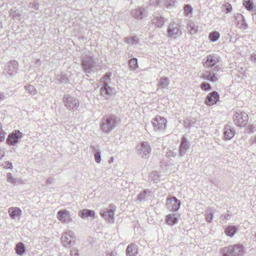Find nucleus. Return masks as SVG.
<instances>
[{
    "label": "nucleus",
    "mask_w": 256,
    "mask_h": 256,
    "mask_svg": "<svg viewBox=\"0 0 256 256\" xmlns=\"http://www.w3.org/2000/svg\"><path fill=\"white\" fill-rule=\"evenodd\" d=\"M29 7L38 10V5L37 2H34L33 3L30 4Z\"/></svg>",
    "instance_id": "nucleus-50"
},
{
    "label": "nucleus",
    "mask_w": 256,
    "mask_h": 256,
    "mask_svg": "<svg viewBox=\"0 0 256 256\" xmlns=\"http://www.w3.org/2000/svg\"><path fill=\"white\" fill-rule=\"evenodd\" d=\"M126 256H136L138 253V247L134 243L128 245L126 249Z\"/></svg>",
    "instance_id": "nucleus-20"
},
{
    "label": "nucleus",
    "mask_w": 256,
    "mask_h": 256,
    "mask_svg": "<svg viewBox=\"0 0 256 256\" xmlns=\"http://www.w3.org/2000/svg\"><path fill=\"white\" fill-rule=\"evenodd\" d=\"M5 98H6V96L4 94L3 92L0 93V101L4 100Z\"/></svg>",
    "instance_id": "nucleus-56"
},
{
    "label": "nucleus",
    "mask_w": 256,
    "mask_h": 256,
    "mask_svg": "<svg viewBox=\"0 0 256 256\" xmlns=\"http://www.w3.org/2000/svg\"><path fill=\"white\" fill-rule=\"evenodd\" d=\"M243 5L248 11L254 9V4L252 0H243Z\"/></svg>",
    "instance_id": "nucleus-36"
},
{
    "label": "nucleus",
    "mask_w": 256,
    "mask_h": 256,
    "mask_svg": "<svg viewBox=\"0 0 256 256\" xmlns=\"http://www.w3.org/2000/svg\"><path fill=\"white\" fill-rule=\"evenodd\" d=\"M200 88L202 90H211V86L208 83L202 82L200 85Z\"/></svg>",
    "instance_id": "nucleus-42"
},
{
    "label": "nucleus",
    "mask_w": 256,
    "mask_h": 256,
    "mask_svg": "<svg viewBox=\"0 0 256 256\" xmlns=\"http://www.w3.org/2000/svg\"><path fill=\"white\" fill-rule=\"evenodd\" d=\"M118 121V118L115 114L106 115L101 120L100 128L104 133H110L116 127Z\"/></svg>",
    "instance_id": "nucleus-2"
},
{
    "label": "nucleus",
    "mask_w": 256,
    "mask_h": 256,
    "mask_svg": "<svg viewBox=\"0 0 256 256\" xmlns=\"http://www.w3.org/2000/svg\"><path fill=\"white\" fill-rule=\"evenodd\" d=\"M177 155L176 152H173L171 150H169L167 152L166 156L168 158H175Z\"/></svg>",
    "instance_id": "nucleus-45"
},
{
    "label": "nucleus",
    "mask_w": 256,
    "mask_h": 256,
    "mask_svg": "<svg viewBox=\"0 0 256 256\" xmlns=\"http://www.w3.org/2000/svg\"><path fill=\"white\" fill-rule=\"evenodd\" d=\"M254 128V127L253 126H252V125H251V126H250V130H252V128Z\"/></svg>",
    "instance_id": "nucleus-63"
},
{
    "label": "nucleus",
    "mask_w": 256,
    "mask_h": 256,
    "mask_svg": "<svg viewBox=\"0 0 256 256\" xmlns=\"http://www.w3.org/2000/svg\"><path fill=\"white\" fill-rule=\"evenodd\" d=\"M217 71H214L213 70L212 72H208V77L207 80H209L211 82H216L218 80V78L216 76V72Z\"/></svg>",
    "instance_id": "nucleus-35"
},
{
    "label": "nucleus",
    "mask_w": 256,
    "mask_h": 256,
    "mask_svg": "<svg viewBox=\"0 0 256 256\" xmlns=\"http://www.w3.org/2000/svg\"><path fill=\"white\" fill-rule=\"evenodd\" d=\"M150 192L151 191L148 189L144 190L138 194L136 198V202H140L141 201L146 200Z\"/></svg>",
    "instance_id": "nucleus-29"
},
{
    "label": "nucleus",
    "mask_w": 256,
    "mask_h": 256,
    "mask_svg": "<svg viewBox=\"0 0 256 256\" xmlns=\"http://www.w3.org/2000/svg\"><path fill=\"white\" fill-rule=\"evenodd\" d=\"M101 64L102 62L97 58L88 56L82 58L81 66L84 72L90 74L101 67Z\"/></svg>",
    "instance_id": "nucleus-1"
},
{
    "label": "nucleus",
    "mask_w": 256,
    "mask_h": 256,
    "mask_svg": "<svg viewBox=\"0 0 256 256\" xmlns=\"http://www.w3.org/2000/svg\"><path fill=\"white\" fill-rule=\"evenodd\" d=\"M152 122L156 130H164L166 127V120L160 116H157L154 118Z\"/></svg>",
    "instance_id": "nucleus-12"
},
{
    "label": "nucleus",
    "mask_w": 256,
    "mask_h": 256,
    "mask_svg": "<svg viewBox=\"0 0 256 256\" xmlns=\"http://www.w3.org/2000/svg\"><path fill=\"white\" fill-rule=\"evenodd\" d=\"M10 14L15 18H18L20 16V14L18 10H10Z\"/></svg>",
    "instance_id": "nucleus-44"
},
{
    "label": "nucleus",
    "mask_w": 256,
    "mask_h": 256,
    "mask_svg": "<svg viewBox=\"0 0 256 256\" xmlns=\"http://www.w3.org/2000/svg\"><path fill=\"white\" fill-rule=\"evenodd\" d=\"M7 180L8 182L12 183L14 185H16V178H14L13 176L7 179Z\"/></svg>",
    "instance_id": "nucleus-51"
},
{
    "label": "nucleus",
    "mask_w": 256,
    "mask_h": 256,
    "mask_svg": "<svg viewBox=\"0 0 256 256\" xmlns=\"http://www.w3.org/2000/svg\"><path fill=\"white\" fill-rule=\"evenodd\" d=\"M132 14L136 19L142 20L148 16V10L142 7H138L132 12Z\"/></svg>",
    "instance_id": "nucleus-16"
},
{
    "label": "nucleus",
    "mask_w": 256,
    "mask_h": 256,
    "mask_svg": "<svg viewBox=\"0 0 256 256\" xmlns=\"http://www.w3.org/2000/svg\"><path fill=\"white\" fill-rule=\"evenodd\" d=\"M137 152L141 157L146 158L150 153L151 148L148 142H143L137 146Z\"/></svg>",
    "instance_id": "nucleus-10"
},
{
    "label": "nucleus",
    "mask_w": 256,
    "mask_h": 256,
    "mask_svg": "<svg viewBox=\"0 0 256 256\" xmlns=\"http://www.w3.org/2000/svg\"><path fill=\"white\" fill-rule=\"evenodd\" d=\"M233 248L232 251L234 256H243L246 253L244 246L243 244H240L232 245Z\"/></svg>",
    "instance_id": "nucleus-19"
},
{
    "label": "nucleus",
    "mask_w": 256,
    "mask_h": 256,
    "mask_svg": "<svg viewBox=\"0 0 256 256\" xmlns=\"http://www.w3.org/2000/svg\"><path fill=\"white\" fill-rule=\"evenodd\" d=\"M187 28L188 32L192 34H195L197 33L198 29V26L197 24L190 20L187 24Z\"/></svg>",
    "instance_id": "nucleus-24"
},
{
    "label": "nucleus",
    "mask_w": 256,
    "mask_h": 256,
    "mask_svg": "<svg viewBox=\"0 0 256 256\" xmlns=\"http://www.w3.org/2000/svg\"><path fill=\"white\" fill-rule=\"evenodd\" d=\"M235 24L236 26L242 30H246L248 28V24L246 22L244 16L240 14H236L234 16Z\"/></svg>",
    "instance_id": "nucleus-17"
},
{
    "label": "nucleus",
    "mask_w": 256,
    "mask_h": 256,
    "mask_svg": "<svg viewBox=\"0 0 256 256\" xmlns=\"http://www.w3.org/2000/svg\"><path fill=\"white\" fill-rule=\"evenodd\" d=\"M6 134V132L4 130L0 132V141L1 142H2L4 140Z\"/></svg>",
    "instance_id": "nucleus-49"
},
{
    "label": "nucleus",
    "mask_w": 256,
    "mask_h": 256,
    "mask_svg": "<svg viewBox=\"0 0 256 256\" xmlns=\"http://www.w3.org/2000/svg\"><path fill=\"white\" fill-rule=\"evenodd\" d=\"M158 4L159 2L158 0H150L149 1V4L150 6H156Z\"/></svg>",
    "instance_id": "nucleus-52"
},
{
    "label": "nucleus",
    "mask_w": 256,
    "mask_h": 256,
    "mask_svg": "<svg viewBox=\"0 0 256 256\" xmlns=\"http://www.w3.org/2000/svg\"><path fill=\"white\" fill-rule=\"evenodd\" d=\"M75 238L74 232L72 230L64 232L62 236V244L66 248H70L72 244L75 243L73 240Z\"/></svg>",
    "instance_id": "nucleus-9"
},
{
    "label": "nucleus",
    "mask_w": 256,
    "mask_h": 256,
    "mask_svg": "<svg viewBox=\"0 0 256 256\" xmlns=\"http://www.w3.org/2000/svg\"><path fill=\"white\" fill-rule=\"evenodd\" d=\"M3 130H2V124L0 122V131H2Z\"/></svg>",
    "instance_id": "nucleus-62"
},
{
    "label": "nucleus",
    "mask_w": 256,
    "mask_h": 256,
    "mask_svg": "<svg viewBox=\"0 0 256 256\" xmlns=\"http://www.w3.org/2000/svg\"><path fill=\"white\" fill-rule=\"evenodd\" d=\"M237 228L234 226H229L224 230L226 234L228 236L232 237L237 232Z\"/></svg>",
    "instance_id": "nucleus-31"
},
{
    "label": "nucleus",
    "mask_w": 256,
    "mask_h": 256,
    "mask_svg": "<svg viewBox=\"0 0 256 256\" xmlns=\"http://www.w3.org/2000/svg\"><path fill=\"white\" fill-rule=\"evenodd\" d=\"M204 66L206 68H210L214 71H218L220 69L219 63L220 62V58L216 54H210L204 60Z\"/></svg>",
    "instance_id": "nucleus-3"
},
{
    "label": "nucleus",
    "mask_w": 256,
    "mask_h": 256,
    "mask_svg": "<svg viewBox=\"0 0 256 256\" xmlns=\"http://www.w3.org/2000/svg\"><path fill=\"white\" fill-rule=\"evenodd\" d=\"M181 202L176 197L168 198L166 202V208L170 211H178L180 206Z\"/></svg>",
    "instance_id": "nucleus-11"
},
{
    "label": "nucleus",
    "mask_w": 256,
    "mask_h": 256,
    "mask_svg": "<svg viewBox=\"0 0 256 256\" xmlns=\"http://www.w3.org/2000/svg\"><path fill=\"white\" fill-rule=\"evenodd\" d=\"M6 166L8 168H12V162H6Z\"/></svg>",
    "instance_id": "nucleus-59"
},
{
    "label": "nucleus",
    "mask_w": 256,
    "mask_h": 256,
    "mask_svg": "<svg viewBox=\"0 0 256 256\" xmlns=\"http://www.w3.org/2000/svg\"><path fill=\"white\" fill-rule=\"evenodd\" d=\"M224 139L226 140H230L234 136L236 131L230 124H226L224 126Z\"/></svg>",
    "instance_id": "nucleus-18"
},
{
    "label": "nucleus",
    "mask_w": 256,
    "mask_h": 256,
    "mask_svg": "<svg viewBox=\"0 0 256 256\" xmlns=\"http://www.w3.org/2000/svg\"><path fill=\"white\" fill-rule=\"evenodd\" d=\"M116 210L114 205L110 204L108 207L101 210L100 215L106 220L111 223L114 222V215Z\"/></svg>",
    "instance_id": "nucleus-6"
},
{
    "label": "nucleus",
    "mask_w": 256,
    "mask_h": 256,
    "mask_svg": "<svg viewBox=\"0 0 256 256\" xmlns=\"http://www.w3.org/2000/svg\"><path fill=\"white\" fill-rule=\"evenodd\" d=\"M54 179L52 178H48L46 180V184H49L53 183Z\"/></svg>",
    "instance_id": "nucleus-54"
},
{
    "label": "nucleus",
    "mask_w": 256,
    "mask_h": 256,
    "mask_svg": "<svg viewBox=\"0 0 256 256\" xmlns=\"http://www.w3.org/2000/svg\"><path fill=\"white\" fill-rule=\"evenodd\" d=\"M222 8H224V12L226 14L230 12L232 10V5L228 2L223 4L222 6Z\"/></svg>",
    "instance_id": "nucleus-41"
},
{
    "label": "nucleus",
    "mask_w": 256,
    "mask_h": 256,
    "mask_svg": "<svg viewBox=\"0 0 256 256\" xmlns=\"http://www.w3.org/2000/svg\"><path fill=\"white\" fill-rule=\"evenodd\" d=\"M170 84L169 80L166 77L160 78L158 82V86L159 88H164Z\"/></svg>",
    "instance_id": "nucleus-32"
},
{
    "label": "nucleus",
    "mask_w": 256,
    "mask_h": 256,
    "mask_svg": "<svg viewBox=\"0 0 256 256\" xmlns=\"http://www.w3.org/2000/svg\"><path fill=\"white\" fill-rule=\"evenodd\" d=\"M251 59L252 60L256 62V52L251 54Z\"/></svg>",
    "instance_id": "nucleus-57"
},
{
    "label": "nucleus",
    "mask_w": 256,
    "mask_h": 256,
    "mask_svg": "<svg viewBox=\"0 0 256 256\" xmlns=\"http://www.w3.org/2000/svg\"><path fill=\"white\" fill-rule=\"evenodd\" d=\"M25 88L32 95H34L36 94V88L32 85L26 86Z\"/></svg>",
    "instance_id": "nucleus-39"
},
{
    "label": "nucleus",
    "mask_w": 256,
    "mask_h": 256,
    "mask_svg": "<svg viewBox=\"0 0 256 256\" xmlns=\"http://www.w3.org/2000/svg\"><path fill=\"white\" fill-rule=\"evenodd\" d=\"M15 250L16 253L20 256H22L26 252V248L22 242H18L16 244Z\"/></svg>",
    "instance_id": "nucleus-33"
},
{
    "label": "nucleus",
    "mask_w": 256,
    "mask_h": 256,
    "mask_svg": "<svg viewBox=\"0 0 256 256\" xmlns=\"http://www.w3.org/2000/svg\"><path fill=\"white\" fill-rule=\"evenodd\" d=\"M233 118L234 124L240 127L244 126L247 124L248 120V114L240 110L236 112Z\"/></svg>",
    "instance_id": "nucleus-5"
},
{
    "label": "nucleus",
    "mask_w": 256,
    "mask_h": 256,
    "mask_svg": "<svg viewBox=\"0 0 256 256\" xmlns=\"http://www.w3.org/2000/svg\"><path fill=\"white\" fill-rule=\"evenodd\" d=\"M152 22L157 28H162L165 22L164 17L162 16H154V18L152 20Z\"/></svg>",
    "instance_id": "nucleus-22"
},
{
    "label": "nucleus",
    "mask_w": 256,
    "mask_h": 256,
    "mask_svg": "<svg viewBox=\"0 0 256 256\" xmlns=\"http://www.w3.org/2000/svg\"><path fill=\"white\" fill-rule=\"evenodd\" d=\"M190 144L188 139L182 136L181 138L180 144L179 146V154L180 157L184 156L186 152L190 148Z\"/></svg>",
    "instance_id": "nucleus-13"
},
{
    "label": "nucleus",
    "mask_w": 256,
    "mask_h": 256,
    "mask_svg": "<svg viewBox=\"0 0 256 256\" xmlns=\"http://www.w3.org/2000/svg\"><path fill=\"white\" fill-rule=\"evenodd\" d=\"M12 176V174L11 173H8L7 174V179H8L9 178H10Z\"/></svg>",
    "instance_id": "nucleus-60"
},
{
    "label": "nucleus",
    "mask_w": 256,
    "mask_h": 256,
    "mask_svg": "<svg viewBox=\"0 0 256 256\" xmlns=\"http://www.w3.org/2000/svg\"><path fill=\"white\" fill-rule=\"evenodd\" d=\"M184 12L186 16H188L192 13V8L190 6L186 4L184 5Z\"/></svg>",
    "instance_id": "nucleus-43"
},
{
    "label": "nucleus",
    "mask_w": 256,
    "mask_h": 256,
    "mask_svg": "<svg viewBox=\"0 0 256 256\" xmlns=\"http://www.w3.org/2000/svg\"><path fill=\"white\" fill-rule=\"evenodd\" d=\"M24 184V182L20 178H16V185Z\"/></svg>",
    "instance_id": "nucleus-55"
},
{
    "label": "nucleus",
    "mask_w": 256,
    "mask_h": 256,
    "mask_svg": "<svg viewBox=\"0 0 256 256\" xmlns=\"http://www.w3.org/2000/svg\"><path fill=\"white\" fill-rule=\"evenodd\" d=\"M56 79L62 83H66L67 82V79L66 77L60 75L56 76Z\"/></svg>",
    "instance_id": "nucleus-46"
},
{
    "label": "nucleus",
    "mask_w": 256,
    "mask_h": 256,
    "mask_svg": "<svg viewBox=\"0 0 256 256\" xmlns=\"http://www.w3.org/2000/svg\"><path fill=\"white\" fill-rule=\"evenodd\" d=\"M91 148L93 150V154L96 162L98 164H100L101 161V150L98 148L97 146H92Z\"/></svg>",
    "instance_id": "nucleus-30"
},
{
    "label": "nucleus",
    "mask_w": 256,
    "mask_h": 256,
    "mask_svg": "<svg viewBox=\"0 0 256 256\" xmlns=\"http://www.w3.org/2000/svg\"><path fill=\"white\" fill-rule=\"evenodd\" d=\"M138 40L136 36H132L130 38H127L126 40V42L130 44L133 46H136L138 44Z\"/></svg>",
    "instance_id": "nucleus-37"
},
{
    "label": "nucleus",
    "mask_w": 256,
    "mask_h": 256,
    "mask_svg": "<svg viewBox=\"0 0 256 256\" xmlns=\"http://www.w3.org/2000/svg\"><path fill=\"white\" fill-rule=\"evenodd\" d=\"M230 218V216L228 214H224L222 215L220 218L222 220H228Z\"/></svg>",
    "instance_id": "nucleus-53"
},
{
    "label": "nucleus",
    "mask_w": 256,
    "mask_h": 256,
    "mask_svg": "<svg viewBox=\"0 0 256 256\" xmlns=\"http://www.w3.org/2000/svg\"><path fill=\"white\" fill-rule=\"evenodd\" d=\"M69 213L66 210H61L58 212V218L62 222H68L69 220Z\"/></svg>",
    "instance_id": "nucleus-23"
},
{
    "label": "nucleus",
    "mask_w": 256,
    "mask_h": 256,
    "mask_svg": "<svg viewBox=\"0 0 256 256\" xmlns=\"http://www.w3.org/2000/svg\"><path fill=\"white\" fill-rule=\"evenodd\" d=\"M130 67L133 69H136L138 68V59L136 58H132L130 60L129 62Z\"/></svg>",
    "instance_id": "nucleus-40"
},
{
    "label": "nucleus",
    "mask_w": 256,
    "mask_h": 256,
    "mask_svg": "<svg viewBox=\"0 0 256 256\" xmlns=\"http://www.w3.org/2000/svg\"><path fill=\"white\" fill-rule=\"evenodd\" d=\"M232 248V245H229L221 248L220 252L222 256H234Z\"/></svg>",
    "instance_id": "nucleus-25"
},
{
    "label": "nucleus",
    "mask_w": 256,
    "mask_h": 256,
    "mask_svg": "<svg viewBox=\"0 0 256 256\" xmlns=\"http://www.w3.org/2000/svg\"><path fill=\"white\" fill-rule=\"evenodd\" d=\"M168 36L172 38H176L182 35L180 26L176 23H170L167 30Z\"/></svg>",
    "instance_id": "nucleus-8"
},
{
    "label": "nucleus",
    "mask_w": 256,
    "mask_h": 256,
    "mask_svg": "<svg viewBox=\"0 0 256 256\" xmlns=\"http://www.w3.org/2000/svg\"><path fill=\"white\" fill-rule=\"evenodd\" d=\"M220 38V34L217 31L210 32L208 35V38L212 42H216Z\"/></svg>",
    "instance_id": "nucleus-34"
},
{
    "label": "nucleus",
    "mask_w": 256,
    "mask_h": 256,
    "mask_svg": "<svg viewBox=\"0 0 256 256\" xmlns=\"http://www.w3.org/2000/svg\"><path fill=\"white\" fill-rule=\"evenodd\" d=\"M208 72H206L204 73H203L202 76V78L204 80H207V77H208Z\"/></svg>",
    "instance_id": "nucleus-58"
},
{
    "label": "nucleus",
    "mask_w": 256,
    "mask_h": 256,
    "mask_svg": "<svg viewBox=\"0 0 256 256\" xmlns=\"http://www.w3.org/2000/svg\"><path fill=\"white\" fill-rule=\"evenodd\" d=\"M206 220L208 222H212L214 218V213L211 210H208L206 212Z\"/></svg>",
    "instance_id": "nucleus-38"
},
{
    "label": "nucleus",
    "mask_w": 256,
    "mask_h": 256,
    "mask_svg": "<svg viewBox=\"0 0 256 256\" xmlns=\"http://www.w3.org/2000/svg\"><path fill=\"white\" fill-rule=\"evenodd\" d=\"M8 212L12 218H14L20 216L22 210L17 207L10 208H8Z\"/></svg>",
    "instance_id": "nucleus-27"
},
{
    "label": "nucleus",
    "mask_w": 256,
    "mask_h": 256,
    "mask_svg": "<svg viewBox=\"0 0 256 256\" xmlns=\"http://www.w3.org/2000/svg\"><path fill=\"white\" fill-rule=\"evenodd\" d=\"M220 95L217 92L214 91L209 93L206 97L205 104L208 106H213L219 100Z\"/></svg>",
    "instance_id": "nucleus-15"
},
{
    "label": "nucleus",
    "mask_w": 256,
    "mask_h": 256,
    "mask_svg": "<svg viewBox=\"0 0 256 256\" xmlns=\"http://www.w3.org/2000/svg\"><path fill=\"white\" fill-rule=\"evenodd\" d=\"M64 106L68 110L74 112L78 110L80 107V101L75 97L70 94H64L62 98Z\"/></svg>",
    "instance_id": "nucleus-4"
},
{
    "label": "nucleus",
    "mask_w": 256,
    "mask_h": 256,
    "mask_svg": "<svg viewBox=\"0 0 256 256\" xmlns=\"http://www.w3.org/2000/svg\"><path fill=\"white\" fill-rule=\"evenodd\" d=\"M113 160H114V158L112 157H111L108 160L109 163L112 162Z\"/></svg>",
    "instance_id": "nucleus-61"
},
{
    "label": "nucleus",
    "mask_w": 256,
    "mask_h": 256,
    "mask_svg": "<svg viewBox=\"0 0 256 256\" xmlns=\"http://www.w3.org/2000/svg\"><path fill=\"white\" fill-rule=\"evenodd\" d=\"M166 221L168 224L174 226L178 222V219L174 214H169L166 216Z\"/></svg>",
    "instance_id": "nucleus-28"
},
{
    "label": "nucleus",
    "mask_w": 256,
    "mask_h": 256,
    "mask_svg": "<svg viewBox=\"0 0 256 256\" xmlns=\"http://www.w3.org/2000/svg\"><path fill=\"white\" fill-rule=\"evenodd\" d=\"M18 63L16 60H10L5 65L4 71L10 76L14 75L18 70Z\"/></svg>",
    "instance_id": "nucleus-14"
},
{
    "label": "nucleus",
    "mask_w": 256,
    "mask_h": 256,
    "mask_svg": "<svg viewBox=\"0 0 256 256\" xmlns=\"http://www.w3.org/2000/svg\"><path fill=\"white\" fill-rule=\"evenodd\" d=\"M79 216L82 218L88 217L94 218L95 212L92 210L84 209L79 212Z\"/></svg>",
    "instance_id": "nucleus-26"
},
{
    "label": "nucleus",
    "mask_w": 256,
    "mask_h": 256,
    "mask_svg": "<svg viewBox=\"0 0 256 256\" xmlns=\"http://www.w3.org/2000/svg\"><path fill=\"white\" fill-rule=\"evenodd\" d=\"M100 92L103 96L106 98L112 96L113 94L112 89L106 82H104L103 86L100 88Z\"/></svg>",
    "instance_id": "nucleus-21"
},
{
    "label": "nucleus",
    "mask_w": 256,
    "mask_h": 256,
    "mask_svg": "<svg viewBox=\"0 0 256 256\" xmlns=\"http://www.w3.org/2000/svg\"><path fill=\"white\" fill-rule=\"evenodd\" d=\"M70 254L71 256H79L78 250L76 248H73L71 250Z\"/></svg>",
    "instance_id": "nucleus-48"
},
{
    "label": "nucleus",
    "mask_w": 256,
    "mask_h": 256,
    "mask_svg": "<svg viewBox=\"0 0 256 256\" xmlns=\"http://www.w3.org/2000/svg\"><path fill=\"white\" fill-rule=\"evenodd\" d=\"M254 238H255L254 240L256 242V232L255 233V234H254Z\"/></svg>",
    "instance_id": "nucleus-64"
},
{
    "label": "nucleus",
    "mask_w": 256,
    "mask_h": 256,
    "mask_svg": "<svg viewBox=\"0 0 256 256\" xmlns=\"http://www.w3.org/2000/svg\"><path fill=\"white\" fill-rule=\"evenodd\" d=\"M111 76H112L111 72H106L102 78L104 83L105 82H104L105 80H109L110 78L111 77Z\"/></svg>",
    "instance_id": "nucleus-47"
},
{
    "label": "nucleus",
    "mask_w": 256,
    "mask_h": 256,
    "mask_svg": "<svg viewBox=\"0 0 256 256\" xmlns=\"http://www.w3.org/2000/svg\"><path fill=\"white\" fill-rule=\"evenodd\" d=\"M22 138V134L20 130H16L10 133L6 140V143L9 146H14L19 143L20 139Z\"/></svg>",
    "instance_id": "nucleus-7"
}]
</instances>
